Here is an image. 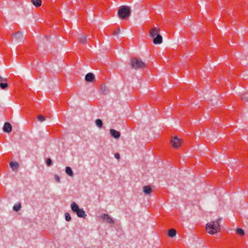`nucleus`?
I'll return each mask as SVG.
<instances>
[{
  "mask_svg": "<svg viewBox=\"0 0 248 248\" xmlns=\"http://www.w3.org/2000/svg\"><path fill=\"white\" fill-rule=\"evenodd\" d=\"M221 218H218L216 221L208 223L206 226V230L208 233L214 234L218 232L220 230V222Z\"/></svg>",
  "mask_w": 248,
  "mask_h": 248,
  "instance_id": "obj_1",
  "label": "nucleus"
},
{
  "mask_svg": "<svg viewBox=\"0 0 248 248\" xmlns=\"http://www.w3.org/2000/svg\"><path fill=\"white\" fill-rule=\"evenodd\" d=\"M150 36L153 38L155 44H160L162 42V37L159 33V30L154 27L149 31Z\"/></svg>",
  "mask_w": 248,
  "mask_h": 248,
  "instance_id": "obj_2",
  "label": "nucleus"
},
{
  "mask_svg": "<svg viewBox=\"0 0 248 248\" xmlns=\"http://www.w3.org/2000/svg\"><path fill=\"white\" fill-rule=\"evenodd\" d=\"M72 211L76 214L79 217L85 218L87 216L85 212L82 208H79L78 205L75 202H72L71 204Z\"/></svg>",
  "mask_w": 248,
  "mask_h": 248,
  "instance_id": "obj_3",
  "label": "nucleus"
},
{
  "mask_svg": "<svg viewBox=\"0 0 248 248\" xmlns=\"http://www.w3.org/2000/svg\"><path fill=\"white\" fill-rule=\"evenodd\" d=\"M131 14V10L127 6H122L118 10V16L121 19H125L128 17Z\"/></svg>",
  "mask_w": 248,
  "mask_h": 248,
  "instance_id": "obj_4",
  "label": "nucleus"
},
{
  "mask_svg": "<svg viewBox=\"0 0 248 248\" xmlns=\"http://www.w3.org/2000/svg\"><path fill=\"white\" fill-rule=\"evenodd\" d=\"M130 64L135 69L144 68L146 65L144 62L137 58H133L131 60Z\"/></svg>",
  "mask_w": 248,
  "mask_h": 248,
  "instance_id": "obj_5",
  "label": "nucleus"
},
{
  "mask_svg": "<svg viewBox=\"0 0 248 248\" xmlns=\"http://www.w3.org/2000/svg\"><path fill=\"white\" fill-rule=\"evenodd\" d=\"M100 218L105 222L110 224H114L113 219L107 214H103L101 215Z\"/></svg>",
  "mask_w": 248,
  "mask_h": 248,
  "instance_id": "obj_6",
  "label": "nucleus"
},
{
  "mask_svg": "<svg viewBox=\"0 0 248 248\" xmlns=\"http://www.w3.org/2000/svg\"><path fill=\"white\" fill-rule=\"evenodd\" d=\"M13 38L16 43H21L23 41V35L19 31L15 34H13Z\"/></svg>",
  "mask_w": 248,
  "mask_h": 248,
  "instance_id": "obj_7",
  "label": "nucleus"
},
{
  "mask_svg": "<svg viewBox=\"0 0 248 248\" xmlns=\"http://www.w3.org/2000/svg\"><path fill=\"white\" fill-rule=\"evenodd\" d=\"M172 146L175 148H178L181 145V140L178 137H175L171 141Z\"/></svg>",
  "mask_w": 248,
  "mask_h": 248,
  "instance_id": "obj_8",
  "label": "nucleus"
},
{
  "mask_svg": "<svg viewBox=\"0 0 248 248\" xmlns=\"http://www.w3.org/2000/svg\"><path fill=\"white\" fill-rule=\"evenodd\" d=\"M109 131L110 134L112 137L115 139H118L120 138L121 136V133L120 132L114 129H110Z\"/></svg>",
  "mask_w": 248,
  "mask_h": 248,
  "instance_id": "obj_9",
  "label": "nucleus"
},
{
  "mask_svg": "<svg viewBox=\"0 0 248 248\" xmlns=\"http://www.w3.org/2000/svg\"><path fill=\"white\" fill-rule=\"evenodd\" d=\"M12 127L11 124L8 122L4 124L3 130L5 132L10 133L12 131Z\"/></svg>",
  "mask_w": 248,
  "mask_h": 248,
  "instance_id": "obj_10",
  "label": "nucleus"
},
{
  "mask_svg": "<svg viewBox=\"0 0 248 248\" xmlns=\"http://www.w3.org/2000/svg\"><path fill=\"white\" fill-rule=\"evenodd\" d=\"M85 79L87 82H92L94 79V76L93 73H89L85 76Z\"/></svg>",
  "mask_w": 248,
  "mask_h": 248,
  "instance_id": "obj_11",
  "label": "nucleus"
},
{
  "mask_svg": "<svg viewBox=\"0 0 248 248\" xmlns=\"http://www.w3.org/2000/svg\"><path fill=\"white\" fill-rule=\"evenodd\" d=\"M143 192L145 195H149L151 193L152 189L150 186H146L143 188Z\"/></svg>",
  "mask_w": 248,
  "mask_h": 248,
  "instance_id": "obj_12",
  "label": "nucleus"
},
{
  "mask_svg": "<svg viewBox=\"0 0 248 248\" xmlns=\"http://www.w3.org/2000/svg\"><path fill=\"white\" fill-rule=\"evenodd\" d=\"M10 167L13 170H16L18 169L19 167V164L16 162H11L10 163Z\"/></svg>",
  "mask_w": 248,
  "mask_h": 248,
  "instance_id": "obj_13",
  "label": "nucleus"
},
{
  "mask_svg": "<svg viewBox=\"0 0 248 248\" xmlns=\"http://www.w3.org/2000/svg\"><path fill=\"white\" fill-rule=\"evenodd\" d=\"M78 40L82 44H85L87 41L86 37L83 34H81L78 37Z\"/></svg>",
  "mask_w": 248,
  "mask_h": 248,
  "instance_id": "obj_14",
  "label": "nucleus"
},
{
  "mask_svg": "<svg viewBox=\"0 0 248 248\" xmlns=\"http://www.w3.org/2000/svg\"><path fill=\"white\" fill-rule=\"evenodd\" d=\"M65 172L70 176H73L74 175L73 170L70 167H66L65 168Z\"/></svg>",
  "mask_w": 248,
  "mask_h": 248,
  "instance_id": "obj_15",
  "label": "nucleus"
},
{
  "mask_svg": "<svg viewBox=\"0 0 248 248\" xmlns=\"http://www.w3.org/2000/svg\"><path fill=\"white\" fill-rule=\"evenodd\" d=\"M32 3L36 7L41 6L42 1L41 0H31Z\"/></svg>",
  "mask_w": 248,
  "mask_h": 248,
  "instance_id": "obj_16",
  "label": "nucleus"
},
{
  "mask_svg": "<svg viewBox=\"0 0 248 248\" xmlns=\"http://www.w3.org/2000/svg\"><path fill=\"white\" fill-rule=\"evenodd\" d=\"M176 234V231L174 229H170L168 232V235L170 237H174Z\"/></svg>",
  "mask_w": 248,
  "mask_h": 248,
  "instance_id": "obj_17",
  "label": "nucleus"
},
{
  "mask_svg": "<svg viewBox=\"0 0 248 248\" xmlns=\"http://www.w3.org/2000/svg\"><path fill=\"white\" fill-rule=\"evenodd\" d=\"M95 124L99 128H102L103 126V122L101 119H97L95 120Z\"/></svg>",
  "mask_w": 248,
  "mask_h": 248,
  "instance_id": "obj_18",
  "label": "nucleus"
},
{
  "mask_svg": "<svg viewBox=\"0 0 248 248\" xmlns=\"http://www.w3.org/2000/svg\"><path fill=\"white\" fill-rule=\"evenodd\" d=\"M21 204L20 203L16 204L14 205L13 209L15 211H18L21 208Z\"/></svg>",
  "mask_w": 248,
  "mask_h": 248,
  "instance_id": "obj_19",
  "label": "nucleus"
},
{
  "mask_svg": "<svg viewBox=\"0 0 248 248\" xmlns=\"http://www.w3.org/2000/svg\"><path fill=\"white\" fill-rule=\"evenodd\" d=\"M236 232L240 235L243 236L245 234L244 231L240 228H238L236 230Z\"/></svg>",
  "mask_w": 248,
  "mask_h": 248,
  "instance_id": "obj_20",
  "label": "nucleus"
},
{
  "mask_svg": "<svg viewBox=\"0 0 248 248\" xmlns=\"http://www.w3.org/2000/svg\"><path fill=\"white\" fill-rule=\"evenodd\" d=\"M64 216L65 219L67 221H69L71 220V217L68 213H65Z\"/></svg>",
  "mask_w": 248,
  "mask_h": 248,
  "instance_id": "obj_21",
  "label": "nucleus"
},
{
  "mask_svg": "<svg viewBox=\"0 0 248 248\" xmlns=\"http://www.w3.org/2000/svg\"><path fill=\"white\" fill-rule=\"evenodd\" d=\"M7 87L8 84L7 83H3L2 82L0 83V87L1 89H5Z\"/></svg>",
  "mask_w": 248,
  "mask_h": 248,
  "instance_id": "obj_22",
  "label": "nucleus"
},
{
  "mask_svg": "<svg viewBox=\"0 0 248 248\" xmlns=\"http://www.w3.org/2000/svg\"><path fill=\"white\" fill-rule=\"evenodd\" d=\"M242 100L244 101H248V93H246L242 96Z\"/></svg>",
  "mask_w": 248,
  "mask_h": 248,
  "instance_id": "obj_23",
  "label": "nucleus"
},
{
  "mask_svg": "<svg viewBox=\"0 0 248 248\" xmlns=\"http://www.w3.org/2000/svg\"><path fill=\"white\" fill-rule=\"evenodd\" d=\"M37 119H38V121H39L41 122H44L46 119L45 117L42 115H39L37 117Z\"/></svg>",
  "mask_w": 248,
  "mask_h": 248,
  "instance_id": "obj_24",
  "label": "nucleus"
},
{
  "mask_svg": "<svg viewBox=\"0 0 248 248\" xmlns=\"http://www.w3.org/2000/svg\"><path fill=\"white\" fill-rule=\"evenodd\" d=\"M46 164L48 166H50L52 165V160L50 158H48L46 159Z\"/></svg>",
  "mask_w": 248,
  "mask_h": 248,
  "instance_id": "obj_25",
  "label": "nucleus"
},
{
  "mask_svg": "<svg viewBox=\"0 0 248 248\" xmlns=\"http://www.w3.org/2000/svg\"><path fill=\"white\" fill-rule=\"evenodd\" d=\"M54 178H55V180L57 183H60L61 180H60V178L58 175H57V174L55 175Z\"/></svg>",
  "mask_w": 248,
  "mask_h": 248,
  "instance_id": "obj_26",
  "label": "nucleus"
},
{
  "mask_svg": "<svg viewBox=\"0 0 248 248\" xmlns=\"http://www.w3.org/2000/svg\"><path fill=\"white\" fill-rule=\"evenodd\" d=\"M7 81V79L5 78H3L0 76V82H6Z\"/></svg>",
  "mask_w": 248,
  "mask_h": 248,
  "instance_id": "obj_27",
  "label": "nucleus"
},
{
  "mask_svg": "<svg viewBox=\"0 0 248 248\" xmlns=\"http://www.w3.org/2000/svg\"><path fill=\"white\" fill-rule=\"evenodd\" d=\"M114 156H115V157L117 159H119L120 158V155L119 154H118V153L115 154Z\"/></svg>",
  "mask_w": 248,
  "mask_h": 248,
  "instance_id": "obj_28",
  "label": "nucleus"
},
{
  "mask_svg": "<svg viewBox=\"0 0 248 248\" xmlns=\"http://www.w3.org/2000/svg\"><path fill=\"white\" fill-rule=\"evenodd\" d=\"M101 90H102V92L104 93H107L106 92V87H102L101 88Z\"/></svg>",
  "mask_w": 248,
  "mask_h": 248,
  "instance_id": "obj_29",
  "label": "nucleus"
},
{
  "mask_svg": "<svg viewBox=\"0 0 248 248\" xmlns=\"http://www.w3.org/2000/svg\"><path fill=\"white\" fill-rule=\"evenodd\" d=\"M119 31L118 30V31H116L114 32L113 33V35H117L118 34H119Z\"/></svg>",
  "mask_w": 248,
  "mask_h": 248,
  "instance_id": "obj_30",
  "label": "nucleus"
},
{
  "mask_svg": "<svg viewBox=\"0 0 248 248\" xmlns=\"http://www.w3.org/2000/svg\"><path fill=\"white\" fill-rule=\"evenodd\" d=\"M49 37H50L49 36H46V38L47 40H48Z\"/></svg>",
  "mask_w": 248,
  "mask_h": 248,
  "instance_id": "obj_31",
  "label": "nucleus"
}]
</instances>
